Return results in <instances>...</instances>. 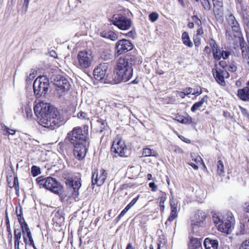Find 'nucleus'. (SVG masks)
I'll return each mask as SVG.
<instances>
[{"mask_svg":"<svg viewBox=\"0 0 249 249\" xmlns=\"http://www.w3.org/2000/svg\"><path fill=\"white\" fill-rule=\"evenodd\" d=\"M34 109L39 119V124L44 127L53 130L63 124L58 110L50 104L40 102L36 104Z\"/></svg>","mask_w":249,"mask_h":249,"instance_id":"obj_1","label":"nucleus"},{"mask_svg":"<svg viewBox=\"0 0 249 249\" xmlns=\"http://www.w3.org/2000/svg\"><path fill=\"white\" fill-rule=\"evenodd\" d=\"M114 73L115 84L126 82L132 78L133 69L127 63L123 61L122 57H120L117 61Z\"/></svg>","mask_w":249,"mask_h":249,"instance_id":"obj_2","label":"nucleus"},{"mask_svg":"<svg viewBox=\"0 0 249 249\" xmlns=\"http://www.w3.org/2000/svg\"><path fill=\"white\" fill-rule=\"evenodd\" d=\"M88 125H85L84 130L80 127H74L71 131L68 134V137L72 144L86 143L87 138L88 135Z\"/></svg>","mask_w":249,"mask_h":249,"instance_id":"obj_3","label":"nucleus"},{"mask_svg":"<svg viewBox=\"0 0 249 249\" xmlns=\"http://www.w3.org/2000/svg\"><path fill=\"white\" fill-rule=\"evenodd\" d=\"M50 87L49 78L46 76H40L34 81L33 89L36 98L45 96Z\"/></svg>","mask_w":249,"mask_h":249,"instance_id":"obj_4","label":"nucleus"},{"mask_svg":"<svg viewBox=\"0 0 249 249\" xmlns=\"http://www.w3.org/2000/svg\"><path fill=\"white\" fill-rule=\"evenodd\" d=\"M36 181L40 187L45 188L55 194H58L61 190L60 184L52 177L44 178L43 177H39Z\"/></svg>","mask_w":249,"mask_h":249,"instance_id":"obj_5","label":"nucleus"},{"mask_svg":"<svg viewBox=\"0 0 249 249\" xmlns=\"http://www.w3.org/2000/svg\"><path fill=\"white\" fill-rule=\"evenodd\" d=\"M76 60L75 62L76 66L84 71L91 66L93 61V56L91 52L82 51L78 53Z\"/></svg>","mask_w":249,"mask_h":249,"instance_id":"obj_6","label":"nucleus"},{"mask_svg":"<svg viewBox=\"0 0 249 249\" xmlns=\"http://www.w3.org/2000/svg\"><path fill=\"white\" fill-rule=\"evenodd\" d=\"M110 151L113 157H127L131 154V149L126 146L125 142L122 140L114 141Z\"/></svg>","mask_w":249,"mask_h":249,"instance_id":"obj_7","label":"nucleus"},{"mask_svg":"<svg viewBox=\"0 0 249 249\" xmlns=\"http://www.w3.org/2000/svg\"><path fill=\"white\" fill-rule=\"evenodd\" d=\"M110 22L122 30H128L132 26L130 19L121 15L115 14L109 19Z\"/></svg>","mask_w":249,"mask_h":249,"instance_id":"obj_8","label":"nucleus"},{"mask_svg":"<svg viewBox=\"0 0 249 249\" xmlns=\"http://www.w3.org/2000/svg\"><path fill=\"white\" fill-rule=\"evenodd\" d=\"M133 48V45L130 40L126 39H120L116 43L115 55L118 56L131 51Z\"/></svg>","mask_w":249,"mask_h":249,"instance_id":"obj_9","label":"nucleus"},{"mask_svg":"<svg viewBox=\"0 0 249 249\" xmlns=\"http://www.w3.org/2000/svg\"><path fill=\"white\" fill-rule=\"evenodd\" d=\"M107 175V172L104 169H100L99 171L94 169L92 175V185L101 186L105 182Z\"/></svg>","mask_w":249,"mask_h":249,"instance_id":"obj_10","label":"nucleus"},{"mask_svg":"<svg viewBox=\"0 0 249 249\" xmlns=\"http://www.w3.org/2000/svg\"><path fill=\"white\" fill-rule=\"evenodd\" d=\"M233 221L232 216H228L226 218H224L223 223L219 225L218 230L227 234L231 233L234 228Z\"/></svg>","mask_w":249,"mask_h":249,"instance_id":"obj_11","label":"nucleus"},{"mask_svg":"<svg viewBox=\"0 0 249 249\" xmlns=\"http://www.w3.org/2000/svg\"><path fill=\"white\" fill-rule=\"evenodd\" d=\"M213 75L216 82L222 86L226 85V82L224 78L229 76V74L226 70H221V69H213Z\"/></svg>","mask_w":249,"mask_h":249,"instance_id":"obj_12","label":"nucleus"},{"mask_svg":"<svg viewBox=\"0 0 249 249\" xmlns=\"http://www.w3.org/2000/svg\"><path fill=\"white\" fill-rule=\"evenodd\" d=\"M66 184L70 187L72 197L76 199L79 195V189L81 186L80 179L77 180H67Z\"/></svg>","mask_w":249,"mask_h":249,"instance_id":"obj_13","label":"nucleus"},{"mask_svg":"<svg viewBox=\"0 0 249 249\" xmlns=\"http://www.w3.org/2000/svg\"><path fill=\"white\" fill-rule=\"evenodd\" d=\"M107 70L108 65L107 64L101 63L99 64L93 71L94 78L99 81L103 80L107 74Z\"/></svg>","mask_w":249,"mask_h":249,"instance_id":"obj_14","label":"nucleus"},{"mask_svg":"<svg viewBox=\"0 0 249 249\" xmlns=\"http://www.w3.org/2000/svg\"><path fill=\"white\" fill-rule=\"evenodd\" d=\"M54 84L58 88V90L62 92L69 90L71 87L68 80L62 76L57 77L56 79H54Z\"/></svg>","mask_w":249,"mask_h":249,"instance_id":"obj_15","label":"nucleus"},{"mask_svg":"<svg viewBox=\"0 0 249 249\" xmlns=\"http://www.w3.org/2000/svg\"><path fill=\"white\" fill-rule=\"evenodd\" d=\"M73 145L74 146L73 154L75 158L79 160L85 158L87 151L86 143Z\"/></svg>","mask_w":249,"mask_h":249,"instance_id":"obj_16","label":"nucleus"},{"mask_svg":"<svg viewBox=\"0 0 249 249\" xmlns=\"http://www.w3.org/2000/svg\"><path fill=\"white\" fill-rule=\"evenodd\" d=\"M213 58L215 60H219L222 58L224 59H227L231 54V52L228 50L222 47L220 49L219 47L212 51Z\"/></svg>","mask_w":249,"mask_h":249,"instance_id":"obj_17","label":"nucleus"},{"mask_svg":"<svg viewBox=\"0 0 249 249\" xmlns=\"http://www.w3.org/2000/svg\"><path fill=\"white\" fill-rule=\"evenodd\" d=\"M226 20L229 25L231 28L233 32L237 34H240L241 33L239 23L232 14L228 15L226 17Z\"/></svg>","mask_w":249,"mask_h":249,"instance_id":"obj_18","label":"nucleus"},{"mask_svg":"<svg viewBox=\"0 0 249 249\" xmlns=\"http://www.w3.org/2000/svg\"><path fill=\"white\" fill-rule=\"evenodd\" d=\"M206 213L205 212L198 210L196 212L192 219V224L194 226H200L205 220Z\"/></svg>","mask_w":249,"mask_h":249,"instance_id":"obj_19","label":"nucleus"},{"mask_svg":"<svg viewBox=\"0 0 249 249\" xmlns=\"http://www.w3.org/2000/svg\"><path fill=\"white\" fill-rule=\"evenodd\" d=\"M14 240L15 249H20V246H23V243L21 241V230L19 228L14 229Z\"/></svg>","mask_w":249,"mask_h":249,"instance_id":"obj_20","label":"nucleus"},{"mask_svg":"<svg viewBox=\"0 0 249 249\" xmlns=\"http://www.w3.org/2000/svg\"><path fill=\"white\" fill-rule=\"evenodd\" d=\"M122 61L127 63L132 68V66L137 63H142V60L139 56L136 55H127L124 58H122Z\"/></svg>","mask_w":249,"mask_h":249,"instance_id":"obj_21","label":"nucleus"},{"mask_svg":"<svg viewBox=\"0 0 249 249\" xmlns=\"http://www.w3.org/2000/svg\"><path fill=\"white\" fill-rule=\"evenodd\" d=\"M99 34L101 37L109 39L112 41L117 40L118 37L117 33L110 30H103L100 32Z\"/></svg>","mask_w":249,"mask_h":249,"instance_id":"obj_22","label":"nucleus"},{"mask_svg":"<svg viewBox=\"0 0 249 249\" xmlns=\"http://www.w3.org/2000/svg\"><path fill=\"white\" fill-rule=\"evenodd\" d=\"M204 245L206 249H217L218 242L217 240L206 238L204 241Z\"/></svg>","mask_w":249,"mask_h":249,"instance_id":"obj_23","label":"nucleus"},{"mask_svg":"<svg viewBox=\"0 0 249 249\" xmlns=\"http://www.w3.org/2000/svg\"><path fill=\"white\" fill-rule=\"evenodd\" d=\"M214 12L215 15L221 17L223 13V0H213Z\"/></svg>","mask_w":249,"mask_h":249,"instance_id":"obj_24","label":"nucleus"},{"mask_svg":"<svg viewBox=\"0 0 249 249\" xmlns=\"http://www.w3.org/2000/svg\"><path fill=\"white\" fill-rule=\"evenodd\" d=\"M237 95L243 101H249V88L246 87L243 89H239L237 92Z\"/></svg>","mask_w":249,"mask_h":249,"instance_id":"obj_25","label":"nucleus"},{"mask_svg":"<svg viewBox=\"0 0 249 249\" xmlns=\"http://www.w3.org/2000/svg\"><path fill=\"white\" fill-rule=\"evenodd\" d=\"M241 50L244 62L249 67V49L244 46L242 43H240Z\"/></svg>","mask_w":249,"mask_h":249,"instance_id":"obj_26","label":"nucleus"},{"mask_svg":"<svg viewBox=\"0 0 249 249\" xmlns=\"http://www.w3.org/2000/svg\"><path fill=\"white\" fill-rule=\"evenodd\" d=\"M189 249H202L201 239L192 238L189 245Z\"/></svg>","mask_w":249,"mask_h":249,"instance_id":"obj_27","label":"nucleus"},{"mask_svg":"<svg viewBox=\"0 0 249 249\" xmlns=\"http://www.w3.org/2000/svg\"><path fill=\"white\" fill-rule=\"evenodd\" d=\"M208 99L207 95L204 96L202 99L197 102L195 103L191 107V110L192 112H195L196 109L201 107L204 102H207Z\"/></svg>","mask_w":249,"mask_h":249,"instance_id":"obj_28","label":"nucleus"},{"mask_svg":"<svg viewBox=\"0 0 249 249\" xmlns=\"http://www.w3.org/2000/svg\"><path fill=\"white\" fill-rule=\"evenodd\" d=\"M97 123L98 124L99 126L97 129V132H98L99 133H102L107 130V125L105 120H98Z\"/></svg>","mask_w":249,"mask_h":249,"instance_id":"obj_29","label":"nucleus"},{"mask_svg":"<svg viewBox=\"0 0 249 249\" xmlns=\"http://www.w3.org/2000/svg\"><path fill=\"white\" fill-rule=\"evenodd\" d=\"M182 39L183 44L186 46L189 47H192L193 46V43L190 40L189 35L187 32H184L183 33L182 35Z\"/></svg>","mask_w":249,"mask_h":249,"instance_id":"obj_30","label":"nucleus"},{"mask_svg":"<svg viewBox=\"0 0 249 249\" xmlns=\"http://www.w3.org/2000/svg\"><path fill=\"white\" fill-rule=\"evenodd\" d=\"M212 218L213 223H214L215 226L217 227L218 230L219 226L220 224L223 223L222 222L223 221L224 218H221V216H220L218 213H213V214Z\"/></svg>","mask_w":249,"mask_h":249,"instance_id":"obj_31","label":"nucleus"},{"mask_svg":"<svg viewBox=\"0 0 249 249\" xmlns=\"http://www.w3.org/2000/svg\"><path fill=\"white\" fill-rule=\"evenodd\" d=\"M101 58L104 60H108L112 59L113 55L109 50L102 52L101 54Z\"/></svg>","mask_w":249,"mask_h":249,"instance_id":"obj_32","label":"nucleus"},{"mask_svg":"<svg viewBox=\"0 0 249 249\" xmlns=\"http://www.w3.org/2000/svg\"><path fill=\"white\" fill-rule=\"evenodd\" d=\"M20 226L21 233H22L23 235L25 234L31 232L30 229L26 222L22 223Z\"/></svg>","mask_w":249,"mask_h":249,"instance_id":"obj_33","label":"nucleus"},{"mask_svg":"<svg viewBox=\"0 0 249 249\" xmlns=\"http://www.w3.org/2000/svg\"><path fill=\"white\" fill-rule=\"evenodd\" d=\"M217 172L219 175L222 176L224 173V167L223 162L218 160L217 163Z\"/></svg>","mask_w":249,"mask_h":249,"instance_id":"obj_34","label":"nucleus"},{"mask_svg":"<svg viewBox=\"0 0 249 249\" xmlns=\"http://www.w3.org/2000/svg\"><path fill=\"white\" fill-rule=\"evenodd\" d=\"M181 123L183 124H196L192 121V117L187 114L186 116H183L182 120H181Z\"/></svg>","mask_w":249,"mask_h":249,"instance_id":"obj_35","label":"nucleus"},{"mask_svg":"<svg viewBox=\"0 0 249 249\" xmlns=\"http://www.w3.org/2000/svg\"><path fill=\"white\" fill-rule=\"evenodd\" d=\"M31 173L34 177H36L41 173L40 168L36 165L31 167Z\"/></svg>","mask_w":249,"mask_h":249,"instance_id":"obj_36","label":"nucleus"},{"mask_svg":"<svg viewBox=\"0 0 249 249\" xmlns=\"http://www.w3.org/2000/svg\"><path fill=\"white\" fill-rule=\"evenodd\" d=\"M13 186L15 188L16 194L18 195L19 190V182L18 180V178L17 176H15L14 178V181L13 183Z\"/></svg>","mask_w":249,"mask_h":249,"instance_id":"obj_37","label":"nucleus"},{"mask_svg":"<svg viewBox=\"0 0 249 249\" xmlns=\"http://www.w3.org/2000/svg\"><path fill=\"white\" fill-rule=\"evenodd\" d=\"M195 0L196 1H198L199 0ZM201 4L205 10L208 11L211 9V6L209 0H202Z\"/></svg>","mask_w":249,"mask_h":249,"instance_id":"obj_38","label":"nucleus"},{"mask_svg":"<svg viewBox=\"0 0 249 249\" xmlns=\"http://www.w3.org/2000/svg\"><path fill=\"white\" fill-rule=\"evenodd\" d=\"M166 199V197L165 196V194L163 195L162 196L160 197L159 198V203L160 206V209L161 211H163L164 209V203Z\"/></svg>","mask_w":249,"mask_h":249,"instance_id":"obj_39","label":"nucleus"},{"mask_svg":"<svg viewBox=\"0 0 249 249\" xmlns=\"http://www.w3.org/2000/svg\"><path fill=\"white\" fill-rule=\"evenodd\" d=\"M227 69L230 71L235 72L237 70L236 64L234 62H231L229 65H228Z\"/></svg>","mask_w":249,"mask_h":249,"instance_id":"obj_40","label":"nucleus"},{"mask_svg":"<svg viewBox=\"0 0 249 249\" xmlns=\"http://www.w3.org/2000/svg\"><path fill=\"white\" fill-rule=\"evenodd\" d=\"M159 18V15L156 12H152L149 15L150 20L153 22L156 21Z\"/></svg>","mask_w":249,"mask_h":249,"instance_id":"obj_41","label":"nucleus"},{"mask_svg":"<svg viewBox=\"0 0 249 249\" xmlns=\"http://www.w3.org/2000/svg\"><path fill=\"white\" fill-rule=\"evenodd\" d=\"M178 217V213H174L172 212H170V215L169 216L167 220L165 222V224H167L168 222L173 221L175 218Z\"/></svg>","mask_w":249,"mask_h":249,"instance_id":"obj_42","label":"nucleus"},{"mask_svg":"<svg viewBox=\"0 0 249 249\" xmlns=\"http://www.w3.org/2000/svg\"><path fill=\"white\" fill-rule=\"evenodd\" d=\"M246 226L242 223H240V230L239 231L237 232L236 234L239 236H242L245 233Z\"/></svg>","mask_w":249,"mask_h":249,"instance_id":"obj_43","label":"nucleus"},{"mask_svg":"<svg viewBox=\"0 0 249 249\" xmlns=\"http://www.w3.org/2000/svg\"><path fill=\"white\" fill-rule=\"evenodd\" d=\"M226 36L228 40L231 41L233 39V38L236 36V35H233L230 30L227 29L226 31Z\"/></svg>","mask_w":249,"mask_h":249,"instance_id":"obj_44","label":"nucleus"},{"mask_svg":"<svg viewBox=\"0 0 249 249\" xmlns=\"http://www.w3.org/2000/svg\"><path fill=\"white\" fill-rule=\"evenodd\" d=\"M0 126H1V130L2 131V134L5 136L8 135L9 127H7V126H6L3 123L0 124Z\"/></svg>","mask_w":249,"mask_h":249,"instance_id":"obj_45","label":"nucleus"},{"mask_svg":"<svg viewBox=\"0 0 249 249\" xmlns=\"http://www.w3.org/2000/svg\"><path fill=\"white\" fill-rule=\"evenodd\" d=\"M239 249H249V238L243 242Z\"/></svg>","mask_w":249,"mask_h":249,"instance_id":"obj_46","label":"nucleus"},{"mask_svg":"<svg viewBox=\"0 0 249 249\" xmlns=\"http://www.w3.org/2000/svg\"><path fill=\"white\" fill-rule=\"evenodd\" d=\"M142 155L143 157H148L152 155L151 150L149 148H146L143 149Z\"/></svg>","mask_w":249,"mask_h":249,"instance_id":"obj_47","label":"nucleus"},{"mask_svg":"<svg viewBox=\"0 0 249 249\" xmlns=\"http://www.w3.org/2000/svg\"><path fill=\"white\" fill-rule=\"evenodd\" d=\"M25 111L26 113L27 118H30L32 116V111L31 107L27 105L25 107Z\"/></svg>","mask_w":249,"mask_h":249,"instance_id":"obj_48","label":"nucleus"},{"mask_svg":"<svg viewBox=\"0 0 249 249\" xmlns=\"http://www.w3.org/2000/svg\"><path fill=\"white\" fill-rule=\"evenodd\" d=\"M16 212L17 213V217H18V222H19L20 225H21V224H22V223H23L26 222L24 217L22 216V215L18 213V207L16 208Z\"/></svg>","mask_w":249,"mask_h":249,"instance_id":"obj_49","label":"nucleus"},{"mask_svg":"<svg viewBox=\"0 0 249 249\" xmlns=\"http://www.w3.org/2000/svg\"><path fill=\"white\" fill-rule=\"evenodd\" d=\"M32 235L31 232L26 233L24 234V235H23V238L24 240V242L26 245H27L28 244V240L30 239V238H32Z\"/></svg>","mask_w":249,"mask_h":249,"instance_id":"obj_50","label":"nucleus"},{"mask_svg":"<svg viewBox=\"0 0 249 249\" xmlns=\"http://www.w3.org/2000/svg\"><path fill=\"white\" fill-rule=\"evenodd\" d=\"M209 44H210V46L212 48V51H213V50H214L218 47L215 41L213 38H211L210 39Z\"/></svg>","mask_w":249,"mask_h":249,"instance_id":"obj_51","label":"nucleus"},{"mask_svg":"<svg viewBox=\"0 0 249 249\" xmlns=\"http://www.w3.org/2000/svg\"><path fill=\"white\" fill-rule=\"evenodd\" d=\"M88 114L83 111H80L77 114V117L81 119H86L87 118Z\"/></svg>","mask_w":249,"mask_h":249,"instance_id":"obj_52","label":"nucleus"},{"mask_svg":"<svg viewBox=\"0 0 249 249\" xmlns=\"http://www.w3.org/2000/svg\"><path fill=\"white\" fill-rule=\"evenodd\" d=\"M171 212L174 213H178L177 212V204L175 202H172L171 203Z\"/></svg>","mask_w":249,"mask_h":249,"instance_id":"obj_53","label":"nucleus"},{"mask_svg":"<svg viewBox=\"0 0 249 249\" xmlns=\"http://www.w3.org/2000/svg\"><path fill=\"white\" fill-rule=\"evenodd\" d=\"M149 186L151 189V191L155 192L157 190V186L155 184L154 182H152L149 183Z\"/></svg>","mask_w":249,"mask_h":249,"instance_id":"obj_54","label":"nucleus"},{"mask_svg":"<svg viewBox=\"0 0 249 249\" xmlns=\"http://www.w3.org/2000/svg\"><path fill=\"white\" fill-rule=\"evenodd\" d=\"M219 65L222 68L221 70H226L228 67V65H227L226 62L222 60L219 62Z\"/></svg>","mask_w":249,"mask_h":249,"instance_id":"obj_55","label":"nucleus"},{"mask_svg":"<svg viewBox=\"0 0 249 249\" xmlns=\"http://www.w3.org/2000/svg\"><path fill=\"white\" fill-rule=\"evenodd\" d=\"M136 32L134 31H132V30L129 31L126 34V36H127L131 37L132 38H135L136 36Z\"/></svg>","mask_w":249,"mask_h":249,"instance_id":"obj_56","label":"nucleus"},{"mask_svg":"<svg viewBox=\"0 0 249 249\" xmlns=\"http://www.w3.org/2000/svg\"><path fill=\"white\" fill-rule=\"evenodd\" d=\"M240 109L243 114L247 116L248 118H249V113H248L247 109L242 107H240Z\"/></svg>","mask_w":249,"mask_h":249,"instance_id":"obj_57","label":"nucleus"},{"mask_svg":"<svg viewBox=\"0 0 249 249\" xmlns=\"http://www.w3.org/2000/svg\"><path fill=\"white\" fill-rule=\"evenodd\" d=\"M29 2L30 0H24L23 8L24 9L25 12L27 11Z\"/></svg>","mask_w":249,"mask_h":249,"instance_id":"obj_58","label":"nucleus"},{"mask_svg":"<svg viewBox=\"0 0 249 249\" xmlns=\"http://www.w3.org/2000/svg\"><path fill=\"white\" fill-rule=\"evenodd\" d=\"M6 228L7 231H11V228H10V221L8 218V217L7 215L6 216Z\"/></svg>","mask_w":249,"mask_h":249,"instance_id":"obj_59","label":"nucleus"},{"mask_svg":"<svg viewBox=\"0 0 249 249\" xmlns=\"http://www.w3.org/2000/svg\"><path fill=\"white\" fill-rule=\"evenodd\" d=\"M7 232H8V240H9V244L12 245V231H7Z\"/></svg>","mask_w":249,"mask_h":249,"instance_id":"obj_60","label":"nucleus"},{"mask_svg":"<svg viewBox=\"0 0 249 249\" xmlns=\"http://www.w3.org/2000/svg\"><path fill=\"white\" fill-rule=\"evenodd\" d=\"M139 195H138L137 196H136V197H135L130 203L129 204H130V205H131L132 206H133L137 202V201H138L139 198Z\"/></svg>","mask_w":249,"mask_h":249,"instance_id":"obj_61","label":"nucleus"},{"mask_svg":"<svg viewBox=\"0 0 249 249\" xmlns=\"http://www.w3.org/2000/svg\"><path fill=\"white\" fill-rule=\"evenodd\" d=\"M179 138L183 142H185L187 143H190L191 141L189 139H187V138H185L184 136H179Z\"/></svg>","mask_w":249,"mask_h":249,"instance_id":"obj_62","label":"nucleus"},{"mask_svg":"<svg viewBox=\"0 0 249 249\" xmlns=\"http://www.w3.org/2000/svg\"><path fill=\"white\" fill-rule=\"evenodd\" d=\"M16 130L9 128L8 134V135H14L15 134Z\"/></svg>","mask_w":249,"mask_h":249,"instance_id":"obj_63","label":"nucleus"},{"mask_svg":"<svg viewBox=\"0 0 249 249\" xmlns=\"http://www.w3.org/2000/svg\"><path fill=\"white\" fill-rule=\"evenodd\" d=\"M28 244L27 245H30V246H33L35 245L34 239L32 238H30V239L28 240Z\"/></svg>","mask_w":249,"mask_h":249,"instance_id":"obj_64","label":"nucleus"}]
</instances>
